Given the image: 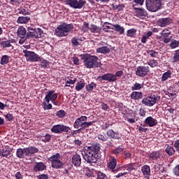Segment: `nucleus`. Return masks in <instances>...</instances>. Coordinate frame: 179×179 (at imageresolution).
<instances>
[{"label": "nucleus", "mask_w": 179, "mask_h": 179, "mask_svg": "<svg viewBox=\"0 0 179 179\" xmlns=\"http://www.w3.org/2000/svg\"><path fill=\"white\" fill-rule=\"evenodd\" d=\"M9 62V56L5 55L2 56L1 59V65H6Z\"/></svg>", "instance_id": "09e8293b"}, {"label": "nucleus", "mask_w": 179, "mask_h": 179, "mask_svg": "<svg viewBox=\"0 0 179 179\" xmlns=\"http://www.w3.org/2000/svg\"><path fill=\"white\" fill-rule=\"evenodd\" d=\"M18 37H26L27 32H26V28L24 27H20L17 31Z\"/></svg>", "instance_id": "c85d7f7f"}, {"label": "nucleus", "mask_w": 179, "mask_h": 179, "mask_svg": "<svg viewBox=\"0 0 179 179\" xmlns=\"http://www.w3.org/2000/svg\"><path fill=\"white\" fill-rule=\"evenodd\" d=\"M96 52L99 54H110V48L107 46H102L96 48Z\"/></svg>", "instance_id": "7c9ffc66"}, {"label": "nucleus", "mask_w": 179, "mask_h": 179, "mask_svg": "<svg viewBox=\"0 0 179 179\" xmlns=\"http://www.w3.org/2000/svg\"><path fill=\"white\" fill-rule=\"evenodd\" d=\"M56 116L58 117V118H64V117L66 116V112L64 110H60L56 113Z\"/></svg>", "instance_id": "603ef678"}, {"label": "nucleus", "mask_w": 179, "mask_h": 179, "mask_svg": "<svg viewBox=\"0 0 179 179\" xmlns=\"http://www.w3.org/2000/svg\"><path fill=\"white\" fill-rule=\"evenodd\" d=\"M148 54H149V55H150V57H152L153 58H156V57H157V52H156L155 50H148Z\"/></svg>", "instance_id": "680f3d73"}, {"label": "nucleus", "mask_w": 179, "mask_h": 179, "mask_svg": "<svg viewBox=\"0 0 179 179\" xmlns=\"http://www.w3.org/2000/svg\"><path fill=\"white\" fill-rule=\"evenodd\" d=\"M87 121V116H80L77 118L73 123V127L76 129L80 128V129H86V128H89L91 125H93V122H86Z\"/></svg>", "instance_id": "20e7f679"}, {"label": "nucleus", "mask_w": 179, "mask_h": 179, "mask_svg": "<svg viewBox=\"0 0 179 179\" xmlns=\"http://www.w3.org/2000/svg\"><path fill=\"white\" fill-rule=\"evenodd\" d=\"M171 23H173V19L170 17L160 18L157 22V24L159 26V27H167V26H170Z\"/></svg>", "instance_id": "2eb2a0df"}, {"label": "nucleus", "mask_w": 179, "mask_h": 179, "mask_svg": "<svg viewBox=\"0 0 179 179\" xmlns=\"http://www.w3.org/2000/svg\"><path fill=\"white\" fill-rule=\"evenodd\" d=\"M30 22V17L29 16H21L19 17L17 20V23H20V24H26Z\"/></svg>", "instance_id": "393cba45"}, {"label": "nucleus", "mask_w": 179, "mask_h": 179, "mask_svg": "<svg viewBox=\"0 0 179 179\" xmlns=\"http://www.w3.org/2000/svg\"><path fill=\"white\" fill-rule=\"evenodd\" d=\"M95 173L97 176L96 179H104V178H106V173H103L101 171H95Z\"/></svg>", "instance_id": "4d7b16f0"}, {"label": "nucleus", "mask_w": 179, "mask_h": 179, "mask_svg": "<svg viewBox=\"0 0 179 179\" xmlns=\"http://www.w3.org/2000/svg\"><path fill=\"white\" fill-rule=\"evenodd\" d=\"M18 13H20V15H24V16L30 15V13L29 12V10L23 8H20L18 9Z\"/></svg>", "instance_id": "3c124183"}, {"label": "nucleus", "mask_w": 179, "mask_h": 179, "mask_svg": "<svg viewBox=\"0 0 179 179\" xmlns=\"http://www.w3.org/2000/svg\"><path fill=\"white\" fill-rule=\"evenodd\" d=\"M71 162L76 167H79L82 164V158L80 155L76 154L73 156Z\"/></svg>", "instance_id": "412c9836"}, {"label": "nucleus", "mask_w": 179, "mask_h": 179, "mask_svg": "<svg viewBox=\"0 0 179 179\" xmlns=\"http://www.w3.org/2000/svg\"><path fill=\"white\" fill-rule=\"evenodd\" d=\"M150 72L149 66H139L136 71V75L140 78H145Z\"/></svg>", "instance_id": "4468645a"}, {"label": "nucleus", "mask_w": 179, "mask_h": 179, "mask_svg": "<svg viewBox=\"0 0 179 179\" xmlns=\"http://www.w3.org/2000/svg\"><path fill=\"white\" fill-rule=\"evenodd\" d=\"M124 150V147L122 145H120L116 149L113 150V155H118L119 153H122Z\"/></svg>", "instance_id": "5fc2aeb1"}, {"label": "nucleus", "mask_w": 179, "mask_h": 179, "mask_svg": "<svg viewBox=\"0 0 179 179\" xmlns=\"http://www.w3.org/2000/svg\"><path fill=\"white\" fill-rule=\"evenodd\" d=\"M0 47L2 50H6V48H9V47H12V44H10V40L8 41H0Z\"/></svg>", "instance_id": "cd10ccee"}, {"label": "nucleus", "mask_w": 179, "mask_h": 179, "mask_svg": "<svg viewBox=\"0 0 179 179\" xmlns=\"http://www.w3.org/2000/svg\"><path fill=\"white\" fill-rule=\"evenodd\" d=\"M85 85L86 83L82 80L78 82L76 85V90H77V92H80V90L85 87Z\"/></svg>", "instance_id": "79ce46f5"}, {"label": "nucleus", "mask_w": 179, "mask_h": 179, "mask_svg": "<svg viewBox=\"0 0 179 179\" xmlns=\"http://www.w3.org/2000/svg\"><path fill=\"white\" fill-rule=\"evenodd\" d=\"M106 135L108 137V139H114L120 141L121 139V137L120 136V133L118 131H114L112 129H110L107 130Z\"/></svg>", "instance_id": "a211bd4d"}, {"label": "nucleus", "mask_w": 179, "mask_h": 179, "mask_svg": "<svg viewBox=\"0 0 179 179\" xmlns=\"http://www.w3.org/2000/svg\"><path fill=\"white\" fill-rule=\"evenodd\" d=\"M46 169L47 166H45V164L43 162H38L34 167V171H35V173H38V171H44Z\"/></svg>", "instance_id": "4be33fe9"}, {"label": "nucleus", "mask_w": 179, "mask_h": 179, "mask_svg": "<svg viewBox=\"0 0 179 179\" xmlns=\"http://www.w3.org/2000/svg\"><path fill=\"white\" fill-rule=\"evenodd\" d=\"M144 124L148 125L150 127H156L157 125V120L153 118L152 116H149L145 120Z\"/></svg>", "instance_id": "aec40b11"}, {"label": "nucleus", "mask_w": 179, "mask_h": 179, "mask_svg": "<svg viewBox=\"0 0 179 179\" xmlns=\"http://www.w3.org/2000/svg\"><path fill=\"white\" fill-rule=\"evenodd\" d=\"M96 87H97V85L93 82L85 86L86 90L89 93H90V92H93V90H94V89H96Z\"/></svg>", "instance_id": "58836bf2"}, {"label": "nucleus", "mask_w": 179, "mask_h": 179, "mask_svg": "<svg viewBox=\"0 0 179 179\" xmlns=\"http://www.w3.org/2000/svg\"><path fill=\"white\" fill-rule=\"evenodd\" d=\"M73 30V24H67L64 22L58 26L55 29V34L57 37H66L70 31Z\"/></svg>", "instance_id": "7ed1b4c3"}, {"label": "nucleus", "mask_w": 179, "mask_h": 179, "mask_svg": "<svg viewBox=\"0 0 179 179\" xmlns=\"http://www.w3.org/2000/svg\"><path fill=\"white\" fill-rule=\"evenodd\" d=\"M39 62H41V68H43V69H45V68H48V66H50V62L43 58L40 57Z\"/></svg>", "instance_id": "e433bc0d"}, {"label": "nucleus", "mask_w": 179, "mask_h": 179, "mask_svg": "<svg viewBox=\"0 0 179 179\" xmlns=\"http://www.w3.org/2000/svg\"><path fill=\"white\" fill-rule=\"evenodd\" d=\"M159 96L156 95H151L150 96L145 97L142 99L141 103L147 107H153L159 101Z\"/></svg>", "instance_id": "9d476101"}, {"label": "nucleus", "mask_w": 179, "mask_h": 179, "mask_svg": "<svg viewBox=\"0 0 179 179\" xmlns=\"http://www.w3.org/2000/svg\"><path fill=\"white\" fill-rule=\"evenodd\" d=\"M148 158L150 159V160L153 161L160 160V159H163V151H152L151 153L149 154Z\"/></svg>", "instance_id": "dca6fc26"}, {"label": "nucleus", "mask_w": 179, "mask_h": 179, "mask_svg": "<svg viewBox=\"0 0 179 179\" xmlns=\"http://www.w3.org/2000/svg\"><path fill=\"white\" fill-rule=\"evenodd\" d=\"M165 152L169 155V156H173V155L176 153V150H174V147L168 145L165 149Z\"/></svg>", "instance_id": "ea45409f"}, {"label": "nucleus", "mask_w": 179, "mask_h": 179, "mask_svg": "<svg viewBox=\"0 0 179 179\" xmlns=\"http://www.w3.org/2000/svg\"><path fill=\"white\" fill-rule=\"evenodd\" d=\"M173 171L175 176H179V164H178L175 168H173Z\"/></svg>", "instance_id": "774afa93"}, {"label": "nucleus", "mask_w": 179, "mask_h": 179, "mask_svg": "<svg viewBox=\"0 0 179 179\" xmlns=\"http://www.w3.org/2000/svg\"><path fill=\"white\" fill-rule=\"evenodd\" d=\"M58 99V94L55 93V90H49L45 92V96L43 99V102L42 103V106L43 107V110L45 111L47 110H51L52 108V104L50 103V101H54V100H57Z\"/></svg>", "instance_id": "f03ea898"}, {"label": "nucleus", "mask_w": 179, "mask_h": 179, "mask_svg": "<svg viewBox=\"0 0 179 179\" xmlns=\"http://www.w3.org/2000/svg\"><path fill=\"white\" fill-rule=\"evenodd\" d=\"M79 38H76V37H73L71 39V43L73 45H75L76 47H79Z\"/></svg>", "instance_id": "bf43d9fd"}, {"label": "nucleus", "mask_w": 179, "mask_h": 179, "mask_svg": "<svg viewBox=\"0 0 179 179\" xmlns=\"http://www.w3.org/2000/svg\"><path fill=\"white\" fill-rule=\"evenodd\" d=\"M80 57L83 61L85 66L88 69H92V68H100L101 65H103L101 62H99V57L96 55L85 53L80 55Z\"/></svg>", "instance_id": "f257e3e1"}, {"label": "nucleus", "mask_w": 179, "mask_h": 179, "mask_svg": "<svg viewBox=\"0 0 179 179\" xmlns=\"http://www.w3.org/2000/svg\"><path fill=\"white\" fill-rule=\"evenodd\" d=\"M16 156L18 159H24L26 154L24 153V148H18L16 150Z\"/></svg>", "instance_id": "72a5a7b5"}, {"label": "nucleus", "mask_w": 179, "mask_h": 179, "mask_svg": "<svg viewBox=\"0 0 179 179\" xmlns=\"http://www.w3.org/2000/svg\"><path fill=\"white\" fill-rule=\"evenodd\" d=\"M27 37H32L34 38H37L38 37V34H37V29H32L30 32H27Z\"/></svg>", "instance_id": "c9c22d12"}, {"label": "nucleus", "mask_w": 179, "mask_h": 179, "mask_svg": "<svg viewBox=\"0 0 179 179\" xmlns=\"http://www.w3.org/2000/svg\"><path fill=\"white\" fill-rule=\"evenodd\" d=\"M136 166V163H130L129 164H126L122 166V169H125L129 173H131L133 170H135V167Z\"/></svg>", "instance_id": "473e14b6"}, {"label": "nucleus", "mask_w": 179, "mask_h": 179, "mask_svg": "<svg viewBox=\"0 0 179 179\" xmlns=\"http://www.w3.org/2000/svg\"><path fill=\"white\" fill-rule=\"evenodd\" d=\"M90 30L91 33H100L101 29H100V27H97V25L91 24Z\"/></svg>", "instance_id": "37998d69"}, {"label": "nucleus", "mask_w": 179, "mask_h": 179, "mask_svg": "<svg viewBox=\"0 0 179 179\" xmlns=\"http://www.w3.org/2000/svg\"><path fill=\"white\" fill-rule=\"evenodd\" d=\"M22 52L27 62H38L40 61V57L38 55L36 54V52L33 51L24 50Z\"/></svg>", "instance_id": "6e6552de"}, {"label": "nucleus", "mask_w": 179, "mask_h": 179, "mask_svg": "<svg viewBox=\"0 0 179 179\" xmlns=\"http://www.w3.org/2000/svg\"><path fill=\"white\" fill-rule=\"evenodd\" d=\"M97 79H100L101 80H106L108 82H115V80H117L115 76L111 73H107L102 76H99Z\"/></svg>", "instance_id": "f3484780"}, {"label": "nucleus", "mask_w": 179, "mask_h": 179, "mask_svg": "<svg viewBox=\"0 0 179 179\" xmlns=\"http://www.w3.org/2000/svg\"><path fill=\"white\" fill-rule=\"evenodd\" d=\"M170 78H171V71L168 70L166 72L163 73L161 78V80L162 82H166V80H167Z\"/></svg>", "instance_id": "4c0bfd02"}, {"label": "nucleus", "mask_w": 179, "mask_h": 179, "mask_svg": "<svg viewBox=\"0 0 179 179\" xmlns=\"http://www.w3.org/2000/svg\"><path fill=\"white\" fill-rule=\"evenodd\" d=\"M11 152H12V150H10L1 149V156H2V157H8V156H9Z\"/></svg>", "instance_id": "864d4df0"}, {"label": "nucleus", "mask_w": 179, "mask_h": 179, "mask_svg": "<svg viewBox=\"0 0 179 179\" xmlns=\"http://www.w3.org/2000/svg\"><path fill=\"white\" fill-rule=\"evenodd\" d=\"M113 8L115 10L117 9L118 11H121L124 10V8H125V6H124V4H119L117 6H113Z\"/></svg>", "instance_id": "e2e57ef3"}, {"label": "nucleus", "mask_w": 179, "mask_h": 179, "mask_svg": "<svg viewBox=\"0 0 179 179\" xmlns=\"http://www.w3.org/2000/svg\"><path fill=\"white\" fill-rule=\"evenodd\" d=\"M49 160L51 163L52 169H56L57 170L64 169L65 163L61 161V154L56 153L50 157Z\"/></svg>", "instance_id": "39448f33"}, {"label": "nucleus", "mask_w": 179, "mask_h": 179, "mask_svg": "<svg viewBox=\"0 0 179 179\" xmlns=\"http://www.w3.org/2000/svg\"><path fill=\"white\" fill-rule=\"evenodd\" d=\"M113 27H114L113 29H115V31H117V33H119L120 35L124 34L125 33V28L124 27H121V25L116 24H112Z\"/></svg>", "instance_id": "a878e982"}, {"label": "nucleus", "mask_w": 179, "mask_h": 179, "mask_svg": "<svg viewBox=\"0 0 179 179\" xmlns=\"http://www.w3.org/2000/svg\"><path fill=\"white\" fill-rule=\"evenodd\" d=\"M179 47V41L173 40L170 43V48L172 49L177 48Z\"/></svg>", "instance_id": "6e6d98bb"}, {"label": "nucleus", "mask_w": 179, "mask_h": 179, "mask_svg": "<svg viewBox=\"0 0 179 179\" xmlns=\"http://www.w3.org/2000/svg\"><path fill=\"white\" fill-rule=\"evenodd\" d=\"M50 131L53 134H64V132L66 134L71 131V127L65 124H55L51 128Z\"/></svg>", "instance_id": "1a4fd4ad"}, {"label": "nucleus", "mask_w": 179, "mask_h": 179, "mask_svg": "<svg viewBox=\"0 0 179 179\" xmlns=\"http://www.w3.org/2000/svg\"><path fill=\"white\" fill-rule=\"evenodd\" d=\"M24 154L25 156H33L34 153H38V148L34 147V146H30L28 148H24Z\"/></svg>", "instance_id": "6ab92c4d"}, {"label": "nucleus", "mask_w": 179, "mask_h": 179, "mask_svg": "<svg viewBox=\"0 0 179 179\" xmlns=\"http://www.w3.org/2000/svg\"><path fill=\"white\" fill-rule=\"evenodd\" d=\"M130 97L131 100H141L143 97V93L134 91L131 94Z\"/></svg>", "instance_id": "5701e85b"}, {"label": "nucleus", "mask_w": 179, "mask_h": 179, "mask_svg": "<svg viewBox=\"0 0 179 179\" xmlns=\"http://www.w3.org/2000/svg\"><path fill=\"white\" fill-rule=\"evenodd\" d=\"M172 62H179V49L174 51Z\"/></svg>", "instance_id": "de8ad7c7"}, {"label": "nucleus", "mask_w": 179, "mask_h": 179, "mask_svg": "<svg viewBox=\"0 0 179 179\" xmlns=\"http://www.w3.org/2000/svg\"><path fill=\"white\" fill-rule=\"evenodd\" d=\"M173 146H174L175 149H176V152H178V153H179V139H177L174 142Z\"/></svg>", "instance_id": "69168bd1"}, {"label": "nucleus", "mask_w": 179, "mask_h": 179, "mask_svg": "<svg viewBox=\"0 0 179 179\" xmlns=\"http://www.w3.org/2000/svg\"><path fill=\"white\" fill-rule=\"evenodd\" d=\"M141 171L145 178H148L149 176H150V166L149 165H144L141 167Z\"/></svg>", "instance_id": "b1692460"}, {"label": "nucleus", "mask_w": 179, "mask_h": 179, "mask_svg": "<svg viewBox=\"0 0 179 179\" xmlns=\"http://www.w3.org/2000/svg\"><path fill=\"white\" fill-rule=\"evenodd\" d=\"M4 117L7 121H13L15 120V117L10 113H7Z\"/></svg>", "instance_id": "0e129e2a"}, {"label": "nucleus", "mask_w": 179, "mask_h": 179, "mask_svg": "<svg viewBox=\"0 0 179 179\" xmlns=\"http://www.w3.org/2000/svg\"><path fill=\"white\" fill-rule=\"evenodd\" d=\"M97 138L99 141H101V142H107L108 141V137L107 135H106V133L104 132H100L97 135Z\"/></svg>", "instance_id": "f704fd0d"}, {"label": "nucleus", "mask_w": 179, "mask_h": 179, "mask_svg": "<svg viewBox=\"0 0 179 179\" xmlns=\"http://www.w3.org/2000/svg\"><path fill=\"white\" fill-rule=\"evenodd\" d=\"M100 143H94L90 146L87 147V152L99 159L100 155Z\"/></svg>", "instance_id": "f8f14e48"}, {"label": "nucleus", "mask_w": 179, "mask_h": 179, "mask_svg": "<svg viewBox=\"0 0 179 179\" xmlns=\"http://www.w3.org/2000/svg\"><path fill=\"white\" fill-rule=\"evenodd\" d=\"M65 5H68L73 9H82L83 6L86 5V1L85 0H65Z\"/></svg>", "instance_id": "0eeeda50"}, {"label": "nucleus", "mask_w": 179, "mask_h": 179, "mask_svg": "<svg viewBox=\"0 0 179 179\" xmlns=\"http://www.w3.org/2000/svg\"><path fill=\"white\" fill-rule=\"evenodd\" d=\"M136 9V13L138 17H143L145 16H147L148 13H146V10L143 8H137Z\"/></svg>", "instance_id": "c756f323"}, {"label": "nucleus", "mask_w": 179, "mask_h": 179, "mask_svg": "<svg viewBox=\"0 0 179 179\" xmlns=\"http://www.w3.org/2000/svg\"><path fill=\"white\" fill-rule=\"evenodd\" d=\"M145 5L150 12H157L162 7V0H146Z\"/></svg>", "instance_id": "423d86ee"}, {"label": "nucleus", "mask_w": 179, "mask_h": 179, "mask_svg": "<svg viewBox=\"0 0 179 179\" xmlns=\"http://www.w3.org/2000/svg\"><path fill=\"white\" fill-rule=\"evenodd\" d=\"M152 34H153L152 31H150L147 32L146 34L141 38V43H143V44H146V41H148V39H149V37H150Z\"/></svg>", "instance_id": "a19ab883"}, {"label": "nucleus", "mask_w": 179, "mask_h": 179, "mask_svg": "<svg viewBox=\"0 0 179 179\" xmlns=\"http://www.w3.org/2000/svg\"><path fill=\"white\" fill-rule=\"evenodd\" d=\"M160 34L161 36L159 37V38H162L165 44L170 43V41H171V38H173V36H171V31H170L167 28L164 29Z\"/></svg>", "instance_id": "ddd939ff"}, {"label": "nucleus", "mask_w": 179, "mask_h": 179, "mask_svg": "<svg viewBox=\"0 0 179 179\" xmlns=\"http://www.w3.org/2000/svg\"><path fill=\"white\" fill-rule=\"evenodd\" d=\"M108 167L110 170H114L117 167V159L114 157L110 158Z\"/></svg>", "instance_id": "bb28decb"}, {"label": "nucleus", "mask_w": 179, "mask_h": 179, "mask_svg": "<svg viewBox=\"0 0 179 179\" xmlns=\"http://www.w3.org/2000/svg\"><path fill=\"white\" fill-rule=\"evenodd\" d=\"M143 85L139 84L138 83H134V85L131 87V90L134 92V90H141V89H143Z\"/></svg>", "instance_id": "a18cd8bd"}, {"label": "nucleus", "mask_w": 179, "mask_h": 179, "mask_svg": "<svg viewBox=\"0 0 179 179\" xmlns=\"http://www.w3.org/2000/svg\"><path fill=\"white\" fill-rule=\"evenodd\" d=\"M108 24H110V26H113L112 25L113 24H111L110 22H104L103 26V30L106 33H108V29H111L112 30H114V28L108 26Z\"/></svg>", "instance_id": "8fccbe9b"}, {"label": "nucleus", "mask_w": 179, "mask_h": 179, "mask_svg": "<svg viewBox=\"0 0 179 179\" xmlns=\"http://www.w3.org/2000/svg\"><path fill=\"white\" fill-rule=\"evenodd\" d=\"M36 33L38 34L37 38H41V37H43V36H44V31H43V29L41 28L36 29Z\"/></svg>", "instance_id": "052dcab7"}, {"label": "nucleus", "mask_w": 179, "mask_h": 179, "mask_svg": "<svg viewBox=\"0 0 179 179\" xmlns=\"http://www.w3.org/2000/svg\"><path fill=\"white\" fill-rule=\"evenodd\" d=\"M37 178H38V179H48L49 177H48V175L45 174V173H42V174H41V175H38V176H37Z\"/></svg>", "instance_id": "338daca9"}, {"label": "nucleus", "mask_w": 179, "mask_h": 179, "mask_svg": "<svg viewBox=\"0 0 179 179\" xmlns=\"http://www.w3.org/2000/svg\"><path fill=\"white\" fill-rule=\"evenodd\" d=\"M83 159L85 160V162L90 164V166H92L94 167H96L97 166V159L99 158H96L93 154H90V152L86 151V152L83 155Z\"/></svg>", "instance_id": "9b49d317"}, {"label": "nucleus", "mask_w": 179, "mask_h": 179, "mask_svg": "<svg viewBox=\"0 0 179 179\" xmlns=\"http://www.w3.org/2000/svg\"><path fill=\"white\" fill-rule=\"evenodd\" d=\"M138 30L135 28H131L127 31V36L131 37V38H135L136 37V32Z\"/></svg>", "instance_id": "2f4dec72"}, {"label": "nucleus", "mask_w": 179, "mask_h": 179, "mask_svg": "<svg viewBox=\"0 0 179 179\" xmlns=\"http://www.w3.org/2000/svg\"><path fill=\"white\" fill-rule=\"evenodd\" d=\"M94 171V169H90V168L86 167L85 168V176H87V177H89V178L93 177V174H94L93 171Z\"/></svg>", "instance_id": "49530a36"}, {"label": "nucleus", "mask_w": 179, "mask_h": 179, "mask_svg": "<svg viewBox=\"0 0 179 179\" xmlns=\"http://www.w3.org/2000/svg\"><path fill=\"white\" fill-rule=\"evenodd\" d=\"M148 65L150 66L151 68H156L159 65V62H157V60L150 59L149 62H148Z\"/></svg>", "instance_id": "c03bdc74"}, {"label": "nucleus", "mask_w": 179, "mask_h": 179, "mask_svg": "<svg viewBox=\"0 0 179 179\" xmlns=\"http://www.w3.org/2000/svg\"><path fill=\"white\" fill-rule=\"evenodd\" d=\"M51 141V134H46L45 136H42V142H50Z\"/></svg>", "instance_id": "13d9d810"}]
</instances>
